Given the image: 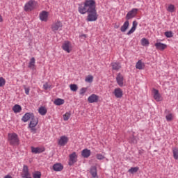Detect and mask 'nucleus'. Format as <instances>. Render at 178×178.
<instances>
[{
  "mask_svg": "<svg viewBox=\"0 0 178 178\" xmlns=\"http://www.w3.org/2000/svg\"><path fill=\"white\" fill-rule=\"evenodd\" d=\"M3 22V19L2 18V16L0 15V23H2Z\"/></svg>",
  "mask_w": 178,
  "mask_h": 178,
  "instance_id": "nucleus-47",
  "label": "nucleus"
},
{
  "mask_svg": "<svg viewBox=\"0 0 178 178\" xmlns=\"http://www.w3.org/2000/svg\"><path fill=\"white\" fill-rule=\"evenodd\" d=\"M6 83V81H5V79L3 77H0V87H3Z\"/></svg>",
  "mask_w": 178,
  "mask_h": 178,
  "instance_id": "nucleus-43",
  "label": "nucleus"
},
{
  "mask_svg": "<svg viewBox=\"0 0 178 178\" xmlns=\"http://www.w3.org/2000/svg\"><path fill=\"white\" fill-rule=\"evenodd\" d=\"M96 158L98 161H102L103 159H105V156L102 155V154H97Z\"/></svg>",
  "mask_w": 178,
  "mask_h": 178,
  "instance_id": "nucleus-40",
  "label": "nucleus"
},
{
  "mask_svg": "<svg viewBox=\"0 0 178 178\" xmlns=\"http://www.w3.org/2000/svg\"><path fill=\"white\" fill-rule=\"evenodd\" d=\"M54 105H57L58 106L60 105H63L65 104V100L63 99H56L54 102Z\"/></svg>",
  "mask_w": 178,
  "mask_h": 178,
  "instance_id": "nucleus-28",
  "label": "nucleus"
},
{
  "mask_svg": "<svg viewBox=\"0 0 178 178\" xmlns=\"http://www.w3.org/2000/svg\"><path fill=\"white\" fill-rule=\"evenodd\" d=\"M77 162V154L76 152H73L72 154H70V159H69V165L72 166V165H74Z\"/></svg>",
  "mask_w": 178,
  "mask_h": 178,
  "instance_id": "nucleus-11",
  "label": "nucleus"
},
{
  "mask_svg": "<svg viewBox=\"0 0 178 178\" xmlns=\"http://www.w3.org/2000/svg\"><path fill=\"white\" fill-rule=\"evenodd\" d=\"M68 141H69V138H67V136H63L58 140V145L63 147L67 144Z\"/></svg>",
  "mask_w": 178,
  "mask_h": 178,
  "instance_id": "nucleus-14",
  "label": "nucleus"
},
{
  "mask_svg": "<svg viewBox=\"0 0 178 178\" xmlns=\"http://www.w3.org/2000/svg\"><path fill=\"white\" fill-rule=\"evenodd\" d=\"M137 26H138V23L137 21H134L132 23V27L131 29L127 32V35H130L131 34H133L137 29Z\"/></svg>",
  "mask_w": 178,
  "mask_h": 178,
  "instance_id": "nucleus-19",
  "label": "nucleus"
},
{
  "mask_svg": "<svg viewBox=\"0 0 178 178\" xmlns=\"http://www.w3.org/2000/svg\"><path fill=\"white\" fill-rule=\"evenodd\" d=\"M44 90H49L51 88V85L48 84V83H46L43 85Z\"/></svg>",
  "mask_w": 178,
  "mask_h": 178,
  "instance_id": "nucleus-44",
  "label": "nucleus"
},
{
  "mask_svg": "<svg viewBox=\"0 0 178 178\" xmlns=\"http://www.w3.org/2000/svg\"><path fill=\"white\" fill-rule=\"evenodd\" d=\"M24 90H25V94L26 95H29V94H30V88H24Z\"/></svg>",
  "mask_w": 178,
  "mask_h": 178,
  "instance_id": "nucleus-45",
  "label": "nucleus"
},
{
  "mask_svg": "<svg viewBox=\"0 0 178 178\" xmlns=\"http://www.w3.org/2000/svg\"><path fill=\"white\" fill-rule=\"evenodd\" d=\"M87 92V88H82L79 90V95H84Z\"/></svg>",
  "mask_w": 178,
  "mask_h": 178,
  "instance_id": "nucleus-42",
  "label": "nucleus"
},
{
  "mask_svg": "<svg viewBox=\"0 0 178 178\" xmlns=\"http://www.w3.org/2000/svg\"><path fill=\"white\" fill-rule=\"evenodd\" d=\"M113 94L115 98H122L123 97V90L120 88H117L114 90Z\"/></svg>",
  "mask_w": 178,
  "mask_h": 178,
  "instance_id": "nucleus-18",
  "label": "nucleus"
},
{
  "mask_svg": "<svg viewBox=\"0 0 178 178\" xmlns=\"http://www.w3.org/2000/svg\"><path fill=\"white\" fill-rule=\"evenodd\" d=\"M47 108H45L44 106H41L38 109V113L42 116H45V115H47Z\"/></svg>",
  "mask_w": 178,
  "mask_h": 178,
  "instance_id": "nucleus-26",
  "label": "nucleus"
},
{
  "mask_svg": "<svg viewBox=\"0 0 178 178\" xmlns=\"http://www.w3.org/2000/svg\"><path fill=\"white\" fill-rule=\"evenodd\" d=\"M154 98L155 101L159 102V101H162V95L159 93V91L156 89L153 90Z\"/></svg>",
  "mask_w": 178,
  "mask_h": 178,
  "instance_id": "nucleus-16",
  "label": "nucleus"
},
{
  "mask_svg": "<svg viewBox=\"0 0 178 178\" xmlns=\"http://www.w3.org/2000/svg\"><path fill=\"white\" fill-rule=\"evenodd\" d=\"M53 169L55 172H61V170H63V165L57 163L53 165Z\"/></svg>",
  "mask_w": 178,
  "mask_h": 178,
  "instance_id": "nucleus-21",
  "label": "nucleus"
},
{
  "mask_svg": "<svg viewBox=\"0 0 178 178\" xmlns=\"http://www.w3.org/2000/svg\"><path fill=\"white\" fill-rule=\"evenodd\" d=\"M31 152L33 154H41L42 152H44V151H45V147H31Z\"/></svg>",
  "mask_w": 178,
  "mask_h": 178,
  "instance_id": "nucleus-13",
  "label": "nucleus"
},
{
  "mask_svg": "<svg viewBox=\"0 0 178 178\" xmlns=\"http://www.w3.org/2000/svg\"><path fill=\"white\" fill-rule=\"evenodd\" d=\"M90 173L92 175V177H97L98 175H97V167H92L90 168Z\"/></svg>",
  "mask_w": 178,
  "mask_h": 178,
  "instance_id": "nucleus-31",
  "label": "nucleus"
},
{
  "mask_svg": "<svg viewBox=\"0 0 178 178\" xmlns=\"http://www.w3.org/2000/svg\"><path fill=\"white\" fill-rule=\"evenodd\" d=\"M140 42L143 47H148L149 45V41L145 38H142Z\"/></svg>",
  "mask_w": 178,
  "mask_h": 178,
  "instance_id": "nucleus-30",
  "label": "nucleus"
},
{
  "mask_svg": "<svg viewBox=\"0 0 178 178\" xmlns=\"http://www.w3.org/2000/svg\"><path fill=\"white\" fill-rule=\"evenodd\" d=\"M96 8L95 0H85L79 5L78 10L81 15H86L88 12L97 10Z\"/></svg>",
  "mask_w": 178,
  "mask_h": 178,
  "instance_id": "nucleus-1",
  "label": "nucleus"
},
{
  "mask_svg": "<svg viewBox=\"0 0 178 178\" xmlns=\"http://www.w3.org/2000/svg\"><path fill=\"white\" fill-rule=\"evenodd\" d=\"M37 124H38V118L33 116L29 123V129H31V133H33L34 134H35V132L37 131V129H35Z\"/></svg>",
  "mask_w": 178,
  "mask_h": 178,
  "instance_id": "nucleus-5",
  "label": "nucleus"
},
{
  "mask_svg": "<svg viewBox=\"0 0 178 178\" xmlns=\"http://www.w3.org/2000/svg\"><path fill=\"white\" fill-rule=\"evenodd\" d=\"M175 5L170 4L168 6V7L167 8V10L168 12H170V13H173V12H175Z\"/></svg>",
  "mask_w": 178,
  "mask_h": 178,
  "instance_id": "nucleus-36",
  "label": "nucleus"
},
{
  "mask_svg": "<svg viewBox=\"0 0 178 178\" xmlns=\"http://www.w3.org/2000/svg\"><path fill=\"white\" fill-rule=\"evenodd\" d=\"M145 67V65H144L141 60H139L136 64V68L138 69L139 70H143V69H144Z\"/></svg>",
  "mask_w": 178,
  "mask_h": 178,
  "instance_id": "nucleus-24",
  "label": "nucleus"
},
{
  "mask_svg": "<svg viewBox=\"0 0 178 178\" xmlns=\"http://www.w3.org/2000/svg\"><path fill=\"white\" fill-rule=\"evenodd\" d=\"M124 80V77L123 76V75L121 73H118L116 76V81L120 87H123Z\"/></svg>",
  "mask_w": 178,
  "mask_h": 178,
  "instance_id": "nucleus-12",
  "label": "nucleus"
},
{
  "mask_svg": "<svg viewBox=\"0 0 178 178\" xmlns=\"http://www.w3.org/2000/svg\"><path fill=\"white\" fill-rule=\"evenodd\" d=\"M99 101V96H98V95H97L95 94H92L88 98V102H89V104L97 103Z\"/></svg>",
  "mask_w": 178,
  "mask_h": 178,
  "instance_id": "nucleus-9",
  "label": "nucleus"
},
{
  "mask_svg": "<svg viewBox=\"0 0 178 178\" xmlns=\"http://www.w3.org/2000/svg\"><path fill=\"white\" fill-rule=\"evenodd\" d=\"M93 81H94V76H92V75H88L85 79V81L86 83H92Z\"/></svg>",
  "mask_w": 178,
  "mask_h": 178,
  "instance_id": "nucleus-34",
  "label": "nucleus"
},
{
  "mask_svg": "<svg viewBox=\"0 0 178 178\" xmlns=\"http://www.w3.org/2000/svg\"><path fill=\"white\" fill-rule=\"evenodd\" d=\"M129 26H130V23L129 22V20H127L120 28L122 33H125L127 29H129Z\"/></svg>",
  "mask_w": 178,
  "mask_h": 178,
  "instance_id": "nucleus-22",
  "label": "nucleus"
},
{
  "mask_svg": "<svg viewBox=\"0 0 178 178\" xmlns=\"http://www.w3.org/2000/svg\"><path fill=\"white\" fill-rule=\"evenodd\" d=\"M62 48H63V51H65L67 54H70L72 52V43H70V42H69V41H65L62 44Z\"/></svg>",
  "mask_w": 178,
  "mask_h": 178,
  "instance_id": "nucleus-7",
  "label": "nucleus"
},
{
  "mask_svg": "<svg viewBox=\"0 0 178 178\" xmlns=\"http://www.w3.org/2000/svg\"><path fill=\"white\" fill-rule=\"evenodd\" d=\"M138 169H139L138 167H133V168H131L128 170V172L133 175L134 173H137V172H138Z\"/></svg>",
  "mask_w": 178,
  "mask_h": 178,
  "instance_id": "nucleus-35",
  "label": "nucleus"
},
{
  "mask_svg": "<svg viewBox=\"0 0 178 178\" xmlns=\"http://www.w3.org/2000/svg\"><path fill=\"white\" fill-rule=\"evenodd\" d=\"M88 15L87 16V22H97L98 19V14L97 13V10H93L92 11L88 12Z\"/></svg>",
  "mask_w": 178,
  "mask_h": 178,
  "instance_id": "nucleus-4",
  "label": "nucleus"
},
{
  "mask_svg": "<svg viewBox=\"0 0 178 178\" xmlns=\"http://www.w3.org/2000/svg\"><path fill=\"white\" fill-rule=\"evenodd\" d=\"M164 34L167 38H172V37H173V33L172 31H166Z\"/></svg>",
  "mask_w": 178,
  "mask_h": 178,
  "instance_id": "nucleus-41",
  "label": "nucleus"
},
{
  "mask_svg": "<svg viewBox=\"0 0 178 178\" xmlns=\"http://www.w3.org/2000/svg\"><path fill=\"white\" fill-rule=\"evenodd\" d=\"M70 88L71 91H74V92H76V91H77V90H79V87L76 84L70 85Z\"/></svg>",
  "mask_w": 178,
  "mask_h": 178,
  "instance_id": "nucleus-38",
  "label": "nucleus"
},
{
  "mask_svg": "<svg viewBox=\"0 0 178 178\" xmlns=\"http://www.w3.org/2000/svg\"><path fill=\"white\" fill-rule=\"evenodd\" d=\"M8 143L10 145H19V136L16 133L8 134Z\"/></svg>",
  "mask_w": 178,
  "mask_h": 178,
  "instance_id": "nucleus-2",
  "label": "nucleus"
},
{
  "mask_svg": "<svg viewBox=\"0 0 178 178\" xmlns=\"http://www.w3.org/2000/svg\"><path fill=\"white\" fill-rule=\"evenodd\" d=\"M111 66L113 67V70H119L122 67V65H120V63H113Z\"/></svg>",
  "mask_w": 178,
  "mask_h": 178,
  "instance_id": "nucleus-29",
  "label": "nucleus"
},
{
  "mask_svg": "<svg viewBox=\"0 0 178 178\" xmlns=\"http://www.w3.org/2000/svg\"><path fill=\"white\" fill-rule=\"evenodd\" d=\"M37 6V2L35 1L31 0L28 1L24 6L25 12H31L34 10Z\"/></svg>",
  "mask_w": 178,
  "mask_h": 178,
  "instance_id": "nucleus-3",
  "label": "nucleus"
},
{
  "mask_svg": "<svg viewBox=\"0 0 178 178\" xmlns=\"http://www.w3.org/2000/svg\"><path fill=\"white\" fill-rule=\"evenodd\" d=\"M154 47H156V49L158 51H165L166 48H168V45L165 44L161 43V42H157L154 44Z\"/></svg>",
  "mask_w": 178,
  "mask_h": 178,
  "instance_id": "nucleus-10",
  "label": "nucleus"
},
{
  "mask_svg": "<svg viewBox=\"0 0 178 178\" xmlns=\"http://www.w3.org/2000/svg\"><path fill=\"white\" fill-rule=\"evenodd\" d=\"M4 178H12V176L10 175H6Z\"/></svg>",
  "mask_w": 178,
  "mask_h": 178,
  "instance_id": "nucleus-48",
  "label": "nucleus"
},
{
  "mask_svg": "<svg viewBox=\"0 0 178 178\" xmlns=\"http://www.w3.org/2000/svg\"><path fill=\"white\" fill-rule=\"evenodd\" d=\"M29 69H32L34 70V67H35V58L34 57L31 58L29 64Z\"/></svg>",
  "mask_w": 178,
  "mask_h": 178,
  "instance_id": "nucleus-25",
  "label": "nucleus"
},
{
  "mask_svg": "<svg viewBox=\"0 0 178 178\" xmlns=\"http://www.w3.org/2000/svg\"><path fill=\"white\" fill-rule=\"evenodd\" d=\"M34 116V114L31 113H26L22 118V122H29L30 119L33 118Z\"/></svg>",
  "mask_w": 178,
  "mask_h": 178,
  "instance_id": "nucleus-20",
  "label": "nucleus"
},
{
  "mask_svg": "<svg viewBox=\"0 0 178 178\" xmlns=\"http://www.w3.org/2000/svg\"><path fill=\"white\" fill-rule=\"evenodd\" d=\"M119 27H120V24H115L114 28H115V29H119Z\"/></svg>",
  "mask_w": 178,
  "mask_h": 178,
  "instance_id": "nucleus-46",
  "label": "nucleus"
},
{
  "mask_svg": "<svg viewBox=\"0 0 178 178\" xmlns=\"http://www.w3.org/2000/svg\"><path fill=\"white\" fill-rule=\"evenodd\" d=\"M92 178H98V177H92Z\"/></svg>",
  "mask_w": 178,
  "mask_h": 178,
  "instance_id": "nucleus-49",
  "label": "nucleus"
},
{
  "mask_svg": "<svg viewBox=\"0 0 178 178\" xmlns=\"http://www.w3.org/2000/svg\"><path fill=\"white\" fill-rule=\"evenodd\" d=\"M62 27H63V24L59 20L54 22L51 24V30L52 31H54V33H56V31H58V30H62Z\"/></svg>",
  "mask_w": 178,
  "mask_h": 178,
  "instance_id": "nucleus-6",
  "label": "nucleus"
},
{
  "mask_svg": "<svg viewBox=\"0 0 178 178\" xmlns=\"http://www.w3.org/2000/svg\"><path fill=\"white\" fill-rule=\"evenodd\" d=\"M138 12V8H133L131 10L129 11L126 15L127 20H130V19H133V17H136V16H137Z\"/></svg>",
  "mask_w": 178,
  "mask_h": 178,
  "instance_id": "nucleus-8",
  "label": "nucleus"
},
{
  "mask_svg": "<svg viewBox=\"0 0 178 178\" xmlns=\"http://www.w3.org/2000/svg\"><path fill=\"white\" fill-rule=\"evenodd\" d=\"M33 178H41V172L36 171L33 173Z\"/></svg>",
  "mask_w": 178,
  "mask_h": 178,
  "instance_id": "nucleus-39",
  "label": "nucleus"
},
{
  "mask_svg": "<svg viewBox=\"0 0 178 178\" xmlns=\"http://www.w3.org/2000/svg\"><path fill=\"white\" fill-rule=\"evenodd\" d=\"M70 116H72V113H70V111L65 113L63 115V120H65V122H67V120H69V119H70Z\"/></svg>",
  "mask_w": 178,
  "mask_h": 178,
  "instance_id": "nucleus-32",
  "label": "nucleus"
},
{
  "mask_svg": "<svg viewBox=\"0 0 178 178\" xmlns=\"http://www.w3.org/2000/svg\"><path fill=\"white\" fill-rule=\"evenodd\" d=\"M49 15V13L47 11H42L40 13V19L42 22H48V16Z\"/></svg>",
  "mask_w": 178,
  "mask_h": 178,
  "instance_id": "nucleus-15",
  "label": "nucleus"
},
{
  "mask_svg": "<svg viewBox=\"0 0 178 178\" xmlns=\"http://www.w3.org/2000/svg\"><path fill=\"white\" fill-rule=\"evenodd\" d=\"M13 111L15 113H19V112H22V106L19 104H15L13 107Z\"/></svg>",
  "mask_w": 178,
  "mask_h": 178,
  "instance_id": "nucleus-27",
  "label": "nucleus"
},
{
  "mask_svg": "<svg viewBox=\"0 0 178 178\" xmlns=\"http://www.w3.org/2000/svg\"><path fill=\"white\" fill-rule=\"evenodd\" d=\"M165 119L167 122H172L173 120V114L172 113H169L165 115Z\"/></svg>",
  "mask_w": 178,
  "mask_h": 178,
  "instance_id": "nucleus-37",
  "label": "nucleus"
},
{
  "mask_svg": "<svg viewBox=\"0 0 178 178\" xmlns=\"http://www.w3.org/2000/svg\"><path fill=\"white\" fill-rule=\"evenodd\" d=\"M81 155L83 158H88L90 155H91V150H89L88 149H84L81 152Z\"/></svg>",
  "mask_w": 178,
  "mask_h": 178,
  "instance_id": "nucleus-23",
  "label": "nucleus"
},
{
  "mask_svg": "<svg viewBox=\"0 0 178 178\" xmlns=\"http://www.w3.org/2000/svg\"><path fill=\"white\" fill-rule=\"evenodd\" d=\"M22 178H29L30 177V172H29V167L26 165H24L22 173Z\"/></svg>",
  "mask_w": 178,
  "mask_h": 178,
  "instance_id": "nucleus-17",
  "label": "nucleus"
},
{
  "mask_svg": "<svg viewBox=\"0 0 178 178\" xmlns=\"http://www.w3.org/2000/svg\"><path fill=\"white\" fill-rule=\"evenodd\" d=\"M172 153H173L174 159H178V148L177 147L172 148Z\"/></svg>",
  "mask_w": 178,
  "mask_h": 178,
  "instance_id": "nucleus-33",
  "label": "nucleus"
}]
</instances>
